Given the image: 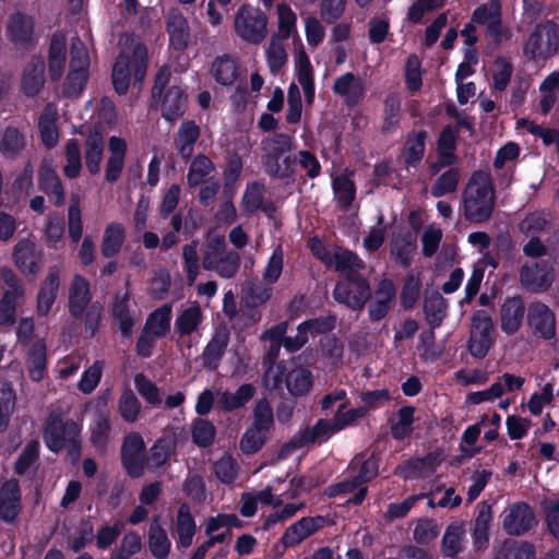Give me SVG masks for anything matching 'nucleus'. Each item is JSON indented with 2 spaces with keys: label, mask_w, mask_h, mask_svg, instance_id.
<instances>
[{
  "label": "nucleus",
  "mask_w": 559,
  "mask_h": 559,
  "mask_svg": "<svg viewBox=\"0 0 559 559\" xmlns=\"http://www.w3.org/2000/svg\"><path fill=\"white\" fill-rule=\"evenodd\" d=\"M335 271L343 275L332 292L333 298L354 311H361L371 298V287L361 273L365 261L354 251L337 248L333 253Z\"/></svg>",
  "instance_id": "nucleus-1"
},
{
  "label": "nucleus",
  "mask_w": 559,
  "mask_h": 559,
  "mask_svg": "<svg viewBox=\"0 0 559 559\" xmlns=\"http://www.w3.org/2000/svg\"><path fill=\"white\" fill-rule=\"evenodd\" d=\"M262 145V165L265 174L272 179L295 182L297 157L292 155L294 138L286 133H275L264 139Z\"/></svg>",
  "instance_id": "nucleus-2"
},
{
  "label": "nucleus",
  "mask_w": 559,
  "mask_h": 559,
  "mask_svg": "<svg viewBox=\"0 0 559 559\" xmlns=\"http://www.w3.org/2000/svg\"><path fill=\"white\" fill-rule=\"evenodd\" d=\"M43 438L46 447L53 453L67 452L71 464L78 465L82 456V426L75 420L62 419L60 415H50L44 427Z\"/></svg>",
  "instance_id": "nucleus-3"
},
{
  "label": "nucleus",
  "mask_w": 559,
  "mask_h": 559,
  "mask_svg": "<svg viewBox=\"0 0 559 559\" xmlns=\"http://www.w3.org/2000/svg\"><path fill=\"white\" fill-rule=\"evenodd\" d=\"M495 209V192L490 176L484 171L472 175L463 193V211L466 221L475 224L488 222Z\"/></svg>",
  "instance_id": "nucleus-4"
},
{
  "label": "nucleus",
  "mask_w": 559,
  "mask_h": 559,
  "mask_svg": "<svg viewBox=\"0 0 559 559\" xmlns=\"http://www.w3.org/2000/svg\"><path fill=\"white\" fill-rule=\"evenodd\" d=\"M148 56L146 46L138 41L131 52L120 51L111 72L114 90L118 95L127 94L131 75L135 83H142L147 71Z\"/></svg>",
  "instance_id": "nucleus-5"
},
{
  "label": "nucleus",
  "mask_w": 559,
  "mask_h": 559,
  "mask_svg": "<svg viewBox=\"0 0 559 559\" xmlns=\"http://www.w3.org/2000/svg\"><path fill=\"white\" fill-rule=\"evenodd\" d=\"M274 428V411L267 397L259 399L252 409V421L240 439V450L250 455L258 453L270 439Z\"/></svg>",
  "instance_id": "nucleus-6"
},
{
  "label": "nucleus",
  "mask_w": 559,
  "mask_h": 559,
  "mask_svg": "<svg viewBox=\"0 0 559 559\" xmlns=\"http://www.w3.org/2000/svg\"><path fill=\"white\" fill-rule=\"evenodd\" d=\"M267 17L260 9L250 4H242L235 16V31L243 40L258 45L267 34Z\"/></svg>",
  "instance_id": "nucleus-7"
},
{
  "label": "nucleus",
  "mask_w": 559,
  "mask_h": 559,
  "mask_svg": "<svg viewBox=\"0 0 559 559\" xmlns=\"http://www.w3.org/2000/svg\"><path fill=\"white\" fill-rule=\"evenodd\" d=\"M521 287L532 294L547 293L555 282V269L547 260L525 263L519 270Z\"/></svg>",
  "instance_id": "nucleus-8"
},
{
  "label": "nucleus",
  "mask_w": 559,
  "mask_h": 559,
  "mask_svg": "<svg viewBox=\"0 0 559 559\" xmlns=\"http://www.w3.org/2000/svg\"><path fill=\"white\" fill-rule=\"evenodd\" d=\"M7 39L17 49L29 51L36 45L35 20L24 12H13L5 24Z\"/></svg>",
  "instance_id": "nucleus-9"
},
{
  "label": "nucleus",
  "mask_w": 559,
  "mask_h": 559,
  "mask_svg": "<svg viewBox=\"0 0 559 559\" xmlns=\"http://www.w3.org/2000/svg\"><path fill=\"white\" fill-rule=\"evenodd\" d=\"M145 450V442L139 432H130L123 438L120 460L130 478L136 479L144 474L146 464Z\"/></svg>",
  "instance_id": "nucleus-10"
},
{
  "label": "nucleus",
  "mask_w": 559,
  "mask_h": 559,
  "mask_svg": "<svg viewBox=\"0 0 559 559\" xmlns=\"http://www.w3.org/2000/svg\"><path fill=\"white\" fill-rule=\"evenodd\" d=\"M12 257L15 266L26 276H35L44 263L43 249L28 238L16 242L13 247Z\"/></svg>",
  "instance_id": "nucleus-11"
},
{
  "label": "nucleus",
  "mask_w": 559,
  "mask_h": 559,
  "mask_svg": "<svg viewBox=\"0 0 559 559\" xmlns=\"http://www.w3.org/2000/svg\"><path fill=\"white\" fill-rule=\"evenodd\" d=\"M533 508L525 501L513 503L509 513L503 518V531L514 537L523 536L536 525Z\"/></svg>",
  "instance_id": "nucleus-12"
},
{
  "label": "nucleus",
  "mask_w": 559,
  "mask_h": 559,
  "mask_svg": "<svg viewBox=\"0 0 559 559\" xmlns=\"http://www.w3.org/2000/svg\"><path fill=\"white\" fill-rule=\"evenodd\" d=\"M325 525L326 520L323 515L304 516L285 530L280 542L285 548H294Z\"/></svg>",
  "instance_id": "nucleus-13"
},
{
  "label": "nucleus",
  "mask_w": 559,
  "mask_h": 559,
  "mask_svg": "<svg viewBox=\"0 0 559 559\" xmlns=\"http://www.w3.org/2000/svg\"><path fill=\"white\" fill-rule=\"evenodd\" d=\"M527 323L542 338L550 341L556 337V316L546 304L533 301L528 305Z\"/></svg>",
  "instance_id": "nucleus-14"
},
{
  "label": "nucleus",
  "mask_w": 559,
  "mask_h": 559,
  "mask_svg": "<svg viewBox=\"0 0 559 559\" xmlns=\"http://www.w3.org/2000/svg\"><path fill=\"white\" fill-rule=\"evenodd\" d=\"M22 511V490L16 478H10L0 486V520L13 524Z\"/></svg>",
  "instance_id": "nucleus-15"
},
{
  "label": "nucleus",
  "mask_w": 559,
  "mask_h": 559,
  "mask_svg": "<svg viewBox=\"0 0 559 559\" xmlns=\"http://www.w3.org/2000/svg\"><path fill=\"white\" fill-rule=\"evenodd\" d=\"M501 3L499 0H489L475 8L471 20L476 25H485L487 33L495 38L499 45L502 41Z\"/></svg>",
  "instance_id": "nucleus-16"
},
{
  "label": "nucleus",
  "mask_w": 559,
  "mask_h": 559,
  "mask_svg": "<svg viewBox=\"0 0 559 559\" xmlns=\"http://www.w3.org/2000/svg\"><path fill=\"white\" fill-rule=\"evenodd\" d=\"M158 105L162 117L169 123H175L185 116L188 109V93L185 87L173 85L163 94Z\"/></svg>",
  "instance_id": "nucleus-17"
},
{
  "label": "nucleus",
  "mask_w": 559,
  "mask_h": 559,
  "mask_svg": "<svg viewBox=\"0 0 559 559\" xmlns=\"http://www.w3.org/2000/svg\"><path fill=\"white\" fill-rule=\"evenodd\" d=\"M525 302L521 295L508 296L500 307V328L507 335L515 334L522 326Z\"/></svg>",
  "instance_id": "nucleus-18"
},
{
  "label": "nucleus",
  "mask_w": 559,
  "mask_h": 559,
  "mask_svg": "<svg viewBox=\"0 0 559 559\" xmlns=\"http://www.w3.org/2000/svg\"><path fill=\"white\" fill-rule=\"evenodd\" d=\"M340 431L335 426V418L333 421L320 418L314 426L307 427L298 431L287 443L293 449H300L310 443L326 441L333 433Z\"/></svg>",
  "instance_id": "nucleus-19"
},
{
  "label": "nucleus",
  "mask_w": 559,
  "mask_h": 559,
  "mask_svg": "<svg viewBox=\"0 0 559 559\" xmlns=\"http://www.w3.org/2000/svg\"><path fill=\"white\" fill-rule=\"evenodd\" d=\"M92 294L88 281L82 275H75L69 288L68 310L70 316L82 319L85 310L91 306Z\"/></svg>",
  "instance_id": "nucleus-20"
},
{
  "label": "nucleus",
  "mask_w": 559,
  "mask_h": 559,
  "mask_svg": "<svg viewBox=\"0 0 559 559\" xmlns=\"http://www.w3.org/2000/svg\"><path fill=\"white\" fill-rule=\"evenodd\" d=\"M166 31L169 35V45L176 51H183L190 40L188 20L178 9H171L166 17Z\"/></svg>",
  "instance_id": "nucleus-21"
},
{
  "label": "nucleus",
  "mask_w": 559,
  "mask_h": 559,
  "mask_svg": "<svg viewBox=\"0 0 559 559\" xmlns=\"http://www.w3.org/2000/svg\"><path fill=\"white\" fill-rule=\"evenodd\" d=\"M229 344V333L226 330L216 331L203 348L200 356L202 368L216 371Z\"/></svg>",
  "instance_id": "nucleus-22"
},
{
  "label": "nucleus",
  "mask_w": 559,
  "mask_h": 559,
  "mask_svg": "<svg viewBox=\"0 0 559 559\" xmlns=\"http://www.w3.org/2000/svg\"><path fill=\"white\" fill-rule=\"evenodd\" d=\"M104 154V134L99 127L88 128L85 140V166L91 175H97L100 170V164Z\"/></svg>",
  "instance_id": "nucleus-23"
},
{
  "label": "nucleus",
  "mask_w": 559,
  "mask_h": 559,
  "mask_svg": "<svg viewBox=\"0 0 559 559\" xmlns=\"http://www.w3.org/2000/svg\"><path fill=\"white\" fill-rule=\"evenodd\" d=\"M201 135L200 127L195 123L194 120H183L175 136L174 144L178 155L183 160H189L194 151V145L198 142Z\"/></svg>",
  "instance_id": "nucleus-24"
},
{
  "label": "nucleus",
  "mask_w": 559,
  "mask_h": 559,
  "mask_svg": "<svg viewBox=\"0 0 559 559\" xmlns=\"http://www.w3.org/2000/svg\"><path fill=\"white\" fill-rule=\"evenodd\" d=\"M60 287V272L57 266H52L49 269V272L40 285L39 292L37 294V313L40 317L47 316L58 295V290Z\"/></svg>",
  "instance_id": "nucleus-25"
},
{
  "label": "nucleus",
  "mask_w": 559,
  "mask_h": 559,
  "mask_svg": "<svg viewBox=\"0 0 559 559\" xmlns=\"http://www.w3.org/2000/svg\"><path fill=\"white\" fill-rule=\"evenodd\" d=\"M27 145L25 133L14 126L0 130V155L4 159H17Z\"/></svg>",
  "instance_id": "nucleus-26"
},
{
  "label": "nucleus",
  "mask_w": 559,
  "mask_h": 559,
  "mask_svg": "<svg viewBox=\"0 0 559 559\" xmlns=\"http://www.w3.org/2000/svg\"><path fill=\"white\" fill-rule=\"evenodd\" d=\"M428 132L426 130H411L402 150V156L407 168H416L423 160Z\"/></svg>",
  "instance_id": "nucleus-27"
},
{
  "label": "nucleus",
  "mask_w": 559,
  "mask_h": 559,
  "mask_svg": "<svg viewBox=\"0 0 559 559\" xmlns=\"http://www.w3.org/2000/svg\"><path fill=\"white\" fill-rule=\"evenodd\" d=\"M38 188L56 206H61L66 201L62 182L57 173L49 166H41L38 170Z\"/></svg>",
  "instance_id": "nucleus-28"
},
{
  "label": "nucleus",
  "mask_w": 559,
  "mask_h": 559,
  "mask_svg": "<svg viewBox=\"0 0 559 559\" xmlns=\"http://www.w3.org/2000/svg\"><path fill=\"white\" fill-rule=\"evenodd\" d=\"M195 532V520L191 513L190 506L183 502L179 506L176 518L177 549L189 548L193 543Z\"/></svg>",
  "instance_id": "nucleus-29"
},
{
  "label": "nucleus",
  "mask_w": 559,
  "mask_h": 559,
  "mask_svg": "<svg viewBox=\"0 0 559 559\" xmlns=\"http://www.w3.org/2000/svg\"><path fill=\"white\" fill-rule=\"evenodd\" d=\"M314 382L310 369L304 366H294L287 370L286 385L288 393L295 397L306 396L312 389Z\"/></svg>",
  "instance_id": "nucleus-30"
},
{
  "label": "nucleus",
  "mask_w": 559,
  "mask_h": 559,
  "mask_svg": "<svg viewBox=\"0 0 559 559\" xmlns=\"http://www.w3.org/2000/svg\"><path fill=\"white\" fill-rule=\"evenodd\" d=\"M28 377L34 382L41 381L47 374V346L44 340L32 344L26 356Z\"/></svg>",
  "instance_id": "nucleus-31"
},
{
  "label": "nucleus",
  "mask_w": 559,
  "mask_h": 559,
  "mask_svg": "<svg viewBox=\"0 0 559 559\" xmlns=\"http://www.w3.org/2000/svg\"><path fill=\"white\" fill-rule=\"evenodd\" d=\"M493 559H536V547L528 540L508 538L502 542Z\"/></svg>",
  "instance_id": "nucleus-32"
},
{
  "label": "nucleus",
  "mask_w": 559,
  "mask_h": 559,
  "mask_svg": "<svg viewBox=\"0 0 559 559\" xmlns=\"http://www.w3.org/2000/svg\"><path fill=\"white\" fill-rule=\"evenodd\" d=\"M126 241V229L121 223H109L104 230L100 253L106 259L116 257Z\"/></svg>",
  "instance_id": "nucleus-33"
},
{
  "label": "nucleus",
  "mask_w": 559,
  "mask_h": 559,
  "mask_svg": "<svg viewBox=\"0 0 559 559\" xmlns=\"http://www.w3.org/2000/svg\"><path fill=\"white\" fill-rule=\"evenodd\" d=\"M465 528L463 522L450 523L441 540V552L445 558L455 559L463 551Z\"/></svg>",
  "instance_id": "nucleus-34"
},
{
  "label": "nucleus",
  "mask_w": 559,
  "mask_h": 559,
  "mask_svg": "<svg viewBox=\"0 0 559 559\" xmlns=\"http://www.w3.org/2000/svg\"><path fill=\"white\" fill-rule=\"evenodd\" d=\"M296 74L299 84L302 86L306 103L312 104L316 93L313 68L309 56L304 49L298 52L296 59Z\"/></svg>",
  "instance_id": "nucleus-35"
},
{
  "label": "nucleus",
  "mask_w": 559,
  "mask_h": 559,
  "mask_svg": "<svg viewBox=\"0 0 559 559\" xmlns=\"http://www.w3.org/2000/svg\"><path fill=\"white\" fill-rule=\"evenodd\" d=\"M129 301V292H126L122 295L117 294L111 308L112 318L118 322L119 331L124 338H129L132 335V329L134 325V319L130 311Z\"/></svg>",
  "instance_id": "nucleus-36"
},
{
  "label": "nucleus",
  "mask_w": 559,
  "mask_h": 559,
  "mask_svg": "<svg viewBox=\"0 0 559 559\" xmlns=\"http://www.w3.org/2000/svg\"><path fill=\"white\" fill-rule=\"evenodd\" d=\"M333 92L346 99L348 105H356L364 96V86L354 73L346 72L335 79Z\"/></svg>",
  "instance_id": "nucleus-37"
},
{
  "label": "nucleus",
  "mask_w": 559,
  "mask_h": 559,
  "mask_svg": "<svg viewBox=\"0 0 559 559\" xmlns=\"http://www.w3.org/2000/svg\"><path fill=\"white\" fill-rule=\"evenodd\" d=\"M147 543L154 558L166 559L169 556L171 542L166 530L159 524L158 518H155L150 524Z\"/></svg>",
  "instance_id": "nucleus-38"
},
{
  "label": "nucleus",
  "mask_w": 559,
  "mask_h": 559,
  "mask_svg": "<svg viewBox=\"0 0 559 559\" xmlns=\"http://www.w3.org/2000/svg\"><path fill=\"white\" fill-rule=\"evenodd\" d=\"M171 318V304H164L148 314L144 329L150 331L153 336L164 338L170 331Z\"/></svg>",
  "instance_id": "nucleus-39"
},
{
  "label": "nucleus",
  "mask_w": 559,
  "mask_h": 559,
  "mask_svg": "<svg viewBox=\"0 0 559 559\" xmlns=\"http://www.w3.org/2000/svg\"><path fill=\"white\" fill-rule=\"evenodd\" d=\"M257 393V389L252 383L241 384L236 392L225 391L218 399V407L224 412H233L243 407L251 401Z\"/></svg>",
  "instance_id": "nucleus-40"
},
{
  "label": "nucleus",
  "mask_w": 559,
  "mask_h": 559,
  "mask_svg": "<svg viewBox=\"0 0 559 559\" xmlns=\"http://www.w3.org/2000/svg\"><path fill=\"white\" fill-rule=\"evenodd\" d=\"M204 319L202 309L199 305L190 306L183 309L175 320V333L180 338L190 336L198 331Z\"/></svg>",
  "instance_id": "nucleus-41"
},
{
  "label": "nucleus",
  "mask_w": 559,
  "mask_h": 559,
  "mask_svg": "<svg viewBox=\"0 0 559 559\" xmlns=\"http://www.w3.org/2000/svg\"><path fill=\"white\" fill-rule=\"evenodd\" d=\"M45 63L43 60L32 61L22 76V92L27 97L39 94L45 84Z\"/></svg>",
  "instance_id": "nucleus-42"
},
{
  "label": "nucleus",
  "mask_w": 559,
  "mask_h": 559,
  "mask_svg": "<svg viewBox=\"0 0 559 559\" xmlns=\"http://www.w3.org/2000/svg\"><path fill=\"white\" fill-rule=\"evenodd\" d=\"M447 300L435 290L424 299L423 311L428 325L432 329L439 328L447 316Z\"/></svg>",
  "instance_id": "nucleus-43"
},
{
  "label": "nucleus",
  "mask_w": 559,
  "mask_h": 559,
  "mask_svg": "<svg viewBox=\"0 0 559 559\" xmlns=\"http://www.w3.org/2000/svg\"><path fill=\"white\" fill-rule=\"evenodd\" d=\"M439 464V454L437 452H429L423 457L408 460L403 465H399L395 474L403 479H408L414 477L417 473H420L424 468L435 472Z\"/></svg>",
  "instance_id": "nucleus-44"
},
{
  "label": "nucleus",
  "mask_w": 559,
  "mask_h": 559,
  "mask_svg": "<svg viewBox=\"0 0 559 559\" xmlns=\"http://www.w3.org/2000/svg\"><path fill=\"white\" fill-rule=\"evenodd\" d=\"M212 72L218 84L229 86L238 79V64L228 55L219 56L213 61Z\"/></svg>",
  "instance_id": "nucleus-45"
},
{
  "label": "nucleus",
  "mask_w": 559,
  "mask_h": 559,
  "mask_svg": "<svg viewBox=\"0 0 559 559\" xmlns=\"http://www.w3.org/2000/svg\"><path fill=\"white\" fill-rule=\"evenodd\" d=\"M215 170V164L205 154L199 153L195 155L190 164L187 174V183L189 188H197L200 186L206 176Z\"/></svg>",
  "instance_id": "nucleus-46"
},
{
  "label": "nucleus",
  "mask_w": 559,
  "mask_h": 559,
  "mask_svg": "<svg viewBox=\"0 0 559 559\" xmlns=\"http://www.w3.org/2000/svg\"><path fill=\"white\" fill-rule=\"evenodd\" d=\"M416 408L412 405H405L397 411V421L390 425L391 436L394 440L402 441L413 433Z\"/></svg>",
  "instance_id": "nucleus-47"
},
{
  "label": "nucleus",
  "mask_w": 559,
  "mask_h": 559,
  "mask_svg": "<svg viewBox=\"0 0 559 559\" xmlns=\"http://www.w3.org/2000/svg\"><path fill=\"white\" fill-rule=\"evenodd\" d=\"M335 200L344 211L348 210L356 198V185L347 175H340L332 180Z\"/></svg>",
  "instance_id": "nucleus-48"
},
{
  "label": "nucleus",
  "mask_w": 559,
  "mask_h": 559,
  "mask_svg": "<svg viewBox=\"0 0 559 559\" xmlns=\"http://www.w3.org/2000/svg\"><path fill=\"white\" fill-rule=\"evenodd\" d=\"M40 444L37 440L28 441L14 462V474L25 475L32 467H37L39 462Z\"/></svg>",
  "instance_id": "nucleus-49"
},
{
  "label": "nucleus",
  "mask_w": 559,
  "mask_h": 559,
  "mask_svg": "<svg viewBox=\"0 0 559 559\" xmlns=\"http://www.w3.org/2000/svg\"><path fill=\"white\" fill-rule=\"evenodd\" d=\"M383 110V122L381 126L382 134H392L399 127L401 121V100L396 95L390 94L385 97Z\"/></svg>",
  "instance_id": "nucleus-50"
},
{
  "label": "nucleus",
  "mask_w": 559,
  "mask_h": 559,
  "mask_svg": "<svg viewBox=\"0 0 559 559\" xmlns=\"http://www.w3.org/2000/svg\"><path fill=\"white\" fill-rule=\"evenodd\" d=\"M287 364L285 360L277 361L276 365H270L265 368L262 376V384L269 391H283L286 385Z\"/></svg>",
  "instance_id": "nucleus-51"
},
{
  "label": "nucleus",
  "mask_w": 559,
  "mask_h": 559,
  "mask_svg": "<svg viewBox=\"0 0 559 559\" xmlns=\"http://www.w3.org/2000/svg\"><path fill=\"white\" fill-rule=\"evenodd\" d=\"M192 441L200 448L211 447L216 437L215 426L207 419L195 418L191 429Z\"/></svg>",
  "instance_id": "nucleus-52"
},
{
  "label": "nucleus",
  "mask_w": 559,
  "mask_h": 559,
  "mask_svg": "<svg viewBox=\"0 0 559 559\" xmlns=\"http://www.w3.org/2000/svg\"><path fill=\"white\" fill-rule=\"evenodd\" d=\"M460 180L459 168H449L442 173L431 186L430 193L435 198H441L457 190Z\"/></svg>",
  "instance_id": "nucleus-53"
},
{
  "label": "nucleus",
  "mask_w": 559,
  "mask_h": 559,
  "mask_svg": "<svg viewBox=\"0 0 559 559\" xmlns=\"http://www.w3.org/2000/svg\"><path fill=\"white\" fill-rule=\"evenodd\" d=\"M266 62L272 74H277L287 62V53L283 40L278 35L273 34L269 48L266 49Z\"/></svg>",
  "instance_id": "nucleus-54"
},
{
  "label": "nucleus",
  "mask_w": 559,
  "mask_h": 559,
  "mask_svg": "<svg viewBox=\"0 0 559 559\" xmlns=\"http://www.w3.org/2000/svg\"><path fill=\"white\" fill-rule=\"evenodd\" d=\"M68 233L71 241L78 243L83 234L82 213L80 207V198L72 194L68 209Z\"/></svg>",
  "instance_id": "nucleus-55"
},
{
  "label": "nucleus",
  "mask_w": 559,
  "mask_h": 559,
  "mask_svg": "<svg viewBox=\"0 0 559 559\" xmlns=\"http://www.w3.org/2000/svg\"><path fill=\"white\" fill-rule=\"evenodd\" d=\"M337 318L335 314H328L325 317H318L301 322L297 330L301 334L321 335L333 331L336 326Z\"/></svg>",
  "instance_id": "nucleus-56"
},
{
  "label": "nucleus",
  "mask_w": 559,
  "mask_h": 559,
  "mask_svg": "<svg viewBox=\"0 0 559 559\" xmlns=\"http://www.w3.org/2000/svg\"><path fill=\"white\" fill-rule=\"evenodd\" d=\"M90 72L70 69L62 85V93L68 98H76L83 93Z\"/></svg>",
  "instance_id": "nucleus-57"
},
{
  "label": "nucleus",
  "mask_w": 559,
  "mask_h": 559,
  "mask_svg": "<svg viewBox=\"0 0 559 559\" xmlns=\"http://www.w3.org/2000/svg\"><path fill=\"white\" fill-rule=\"evenodd\" d=\"M264 200V186L258 181L248 183L247 189L241 199V209L252 215L262 207Z\"/></svg>",
  "instance_id": "nucleus-58"
},
{
  "label": "nucleus",
  "mask_w": 559,
  "mask_h": 559,
  "mask_svg": "<svg viewBox=\"0 0 559 559\" xmlns=\"http://www.w3.org/2000/svg\"><path fill=\"white\" fill-rule=\"evenodd\" d=\"M245 525V521L240 520L236 514L218 513L206 520L204 533L205 535H211L223 527H225L226 531H231L233 528H243Z\"/></svg>",
  "instance_id": "nucleus-59"
},
{
  "label": "nucleus",
  "mask_w": 559,
  "mask_h": 559,
  "mask_svg": "<svg viewBox=\"0 0 559 559\" xmlns=\"http://www.w3.org/2000/svg\"><path fill=\"white\" fill-rule=\"evenodd\" d=\"M273 288L271 284L260 281L250 282L245 290V300L247 306L257 308L265 304L272 296Z\"/></svg>",
  "instance_id": "nucleus-60"
},
{
  "label": "nucleus",
  "mask_w": 559,
  "mask_h": 559,
  "mask_svg": "<svg viewBox=\"0 0 559 559\" xmlns=\"http://www.w3.org/2000/svg\"><path fill=\"white\" fill-rule=\"evenodd\" d=\"M213 473L223 484H233L238 475V463L230 454L225 453L214 463Z\"/></svg>",
  "instance_id": "nucleus-61"
},
{
  "label": "nucleus",
  "mask_w": 559,
  "mask_h": 559,
  "mask_svg": "<svg viewBox=\"0 0 559 559\" xmlns=\"http://www.w3.org/2000/svg\"><path fill=\"white\" fill-rule=\"evenodd\" d=\"M421 283L414 274L406 275L400 294L401 306L405 310L413 309L420 296Z\"/></svg>",
  "instance_id": "nucleus-62"
},
{
  "label": "nucleus",
  "mask_w": 559,
  "mask_h": 559,
  "mask_svg": "<svg viewBox=\"0 0 559 559\" xmlns=\"http://www.w3.org/2000/svg\"><path fill=\"white\" fill-rule=\"evenodd\" d=\"M111 425L106 414H99L95 426L91 429V442L97 451L104 452L109 442Z\"/></svg>",
  "instance_id": "nucleus-63"
},
{
  "label": "nucleus",
  "mask_w": 559,
  "mask_h": 559,
  "mask_svg": "<svg viewBox=\"0 0 559 559\" xmlns=\"http://www.w3.org/2000/svg\"><path fill=\"white\" fill-rule=\"evenodd\" d=\"M278 14V33L282 40L290 38L296 33L297 15L292 8L286 3L277 4Z\"/></svg>",
  "instance_id": "nucleus-64"
}]
</instances>
